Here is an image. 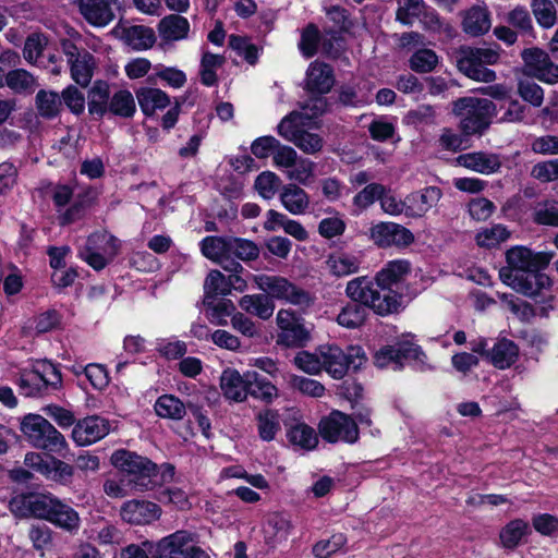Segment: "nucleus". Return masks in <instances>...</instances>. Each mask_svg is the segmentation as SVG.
Masks as SVG:
<instances>
[{
	"label": "nucleus",
	"instance_id": "obj_1",
	"mask_svg": "<svg viewBox=\"0 0 558 558\" xmlns=\"http://www.w3.org/2000/svg\"><path fill=\"white\" fill-rule=\"evenodd\" d=\"M345 295L359 302L379 316L398 313L402 306V295L374 278L361 276L351 279L345 286Z\"/></svg>",
	"mask_w": 558,
	"mask_h": 558
},
{
	"label": "nucleus",
	"instance_id": "obj_2",
	"mask_svg": "<svg viewBox=\"0 0 558 558\" xmlns=\"http://www.w3.org/2000/svg\"><path fill=\"white\" fill-rule=\"evenodd\" d=\"M253 281L270 300H281L303 311L312 307L316 301L315 294L295 284L286 277L264 274L254 275Z\"/></svg>",
	"mask_w": 558,
	"mask_h": 558
},
{
	"label": "nucleus",
	"instance_id": "obj_3",
	"mask_svg": "<svg viewBox=\"0 0 558 558\" xmlns=\"http://www.w3.org/2000/svg\"><path fill=\"white\" fill-rule=\"evenodd\" d=\"M452 112L460 119V128L466 135L484 132L496 113V106L486 98L462 97L453 101Z\"/></svg>",
	"mask_w": 558,
	"mask_h": 558
},
{
	"label": "nucleus",
	"instance_id": "obj_4",
	"mask_svg": "<svg viewBox=\"0 0 558 558\" xmlns=\"http://www.w3.org/2000/svg\"><path fill=\"white\" fill-rule=\"evenodd\" d=\"M20 428L35 448L62 454L68 449L64 436L44 416L29 413L21 420Z\"/></svg>",
	"mask_w": 558,
	"mask_h": 558
},
{
	"label": "nucleus",
	"instance_id": "obj_5",
	"mask_svg": "<svg viewBox=\"0 0 558 558\" xmlns=\"http://www.w3.org/2000/svg\"><path fill=\"white\" fill-rule=\"evenodd\" d=\"M121 241L108 231L92 233L85 245L80 248L78 256L93 269L99 271L110 264L119 254Z\"/></svg>",
	"mask_w": 558,
	"mask_h": 558
},
{
	"label": "nucleus",
	"instance_id": "obj_6",
	"mask_svg": "<svg viewBox=\"0 0 558 558\" xmlns=\"http://www.w3.org/2000/svg\"><path fill=\"white\" fill-rule=\"evenodd\" d=\"M499 60V52L492 48H462L457 59L458 69L471 80L490 83L496 80V73L486 68Z\"/></svg>",
	"mask_w": 558,
	"mask_h": 558
},
{
	"label": "nucleus",
	"instance_id": "obj_7",
	"mask_svg": "<svg viewBox=\"0 0 558 558\" xmlns=\"http://www.w3.org/2000/svg\"><path fill=\"white\" fill-rule=\"evenodd\" d=\"M499 60V52L492 48H462L457 59L458 69L471 80L490 83L496 80V73L486 68Z\"/></svg>",
	"mask_w": 558,
	"mask_h": 558
},
{
	"label": "nucleus",
	"instance_id": "obj_8",
	"mask_svg": "<svg viewBox=\"0 0 558 558\" xmlns=\"http://www.w3.org/2000/svg\"><path fill=\"white\" fill-rule=\"evenodd\" d=\"M319 125H313L312 122L303 121L296 113L286 116L277 126L278 134L284 140L293 143L305 154H316L323 148V138L312 133L310 129H317Z\"/></svg>",
	"mask_w": 558,
	"mask_h": 558
},
{
	"label": "nucleus",
	"instance_id": "obj_9",
	"mask_svg": "<svg viewBox=\"0 0 558 558\" xmlns=\"http://www.w3.org/2000/svg\"><path fill=\"white\" fill-rule=\"evenodd\" d=\"M323 368L333 378H342L347 372L359 369L366 361L361 347H349L343 351L337 345L322 347L319 349Z\"/></svg>",
	"mask_w": 558,
	"mask_h": 558
},
{
	"label": "nucleus",
	"instance_id": "obj_10",
	"mask_svg": "<svg viewBox=\"0 0 558 558\" xmlns=\"http://www.w3.org/2000/svg\"><path fill=\"white\" fill-rule=\"evenodd\" d=\"M111 463L119 470L134 476L133 486L138 490L149 488L150 478L156 475L157 466L145 457L128 450H118L111 456Z\"/></svg>",
	"mask_w": 558,
	"mask_h": 558
},
{
	"label": "nucleus",
	"instance_id": "obj_11",
	"mask_svg": "<svg viewBox=\"0 0 558 558\" xmlns=\"http://www.w3.org/2000/svg\"><path fill=\"white\" fill-rule=\"evenodd\" d=\"M153 558H209L186 531H177L155 544Z\"/></svg>",
	"mask_w": 558,
	"mask_h": 558
},
{
	"label": "nucleus",
	"instance_id": "obj_12",
	"mask_svg": "<svg viewBox=\"0 0 558 558\" xmlns=\"http://www.w3.org/2000/svg\"><path fill=\"white\" fill-rule=\"evenodd\" d=\"M278 327L277 344L286 348H300L311 339V333L303 324V319L292 311L281 308L277 312Z\"/></svg>",
	"mask_w": 558,
	"mask_h": 558
},
{
	"label": "nucleus",
	"instance_id": "obj_13",
	"mask_svg": "<svg viewBox=\"0 0 558 558\" xmlns=\"http://www.w3.org/2000/svg\"><path fill=\"white\" fill-rule=\"evenodd\" d=\"M319 434L328 442L354 444L359 439L355 421L340 411H332L319 423Z\"/></svg>",
	"mask_w": 558,
	"mask_h": 558
},
{
	"label": "nucleus",
	"instance_id": "obj_14",
	"mask_svg": "<svg viewBox=\"0 0 558 558\" xmlns=\"http://www.w3.org/2000/svg\"><path fill=\"white\" fill-rule=\"evenodd\" d=\"M61 48L66 57L72 80L82 87H86L94 75L96 61L94 56L80 49L71 39H63Z\"/></svg>",
	"mask_w": 558,
	"mask_h": 558
},
{
	"label": "nucleus",
	"instance_id": "obj_15",
	"mask_svg": "<svg viewBox=\"0 0 558 558\" xmlns=\"http://www.w3.org/2000/svg\"><path fill=\"white\" fill-rule=\"evenodd\" d=\"M499 275L506 284L530 298L546 296V292L551 287L550 278L546 274L539 272V270L530 271L525 275L511 270H500Z\"/></svg>",
	"mask_w": 558,
	"mask_h": 558
},
{
	"label": "nucleus",
	"instance_id": "obj_16",
	"mask_svg": "<svg viewBox=\"0 0 558 558\" xmlns=\"http://www.w3.org/2000/svg\"><path fill=\"white\" fill-rule=\"evenodd\" d=\"M423 354L421 348L412 340L405 339L395 345L380 348L374 355V363L379 368L392 367L400 369L405 360H418Z\"/></svg>",
	"mask_w": 558,
	"mask_h": 558
},
{
	"label": "nucleus",
	"instance_id": "obj_17",
	"mask_svg": "<svg viewBox=\"0 0 558 558\" xmlns=\"http://www.w3.org/2000/svg\"><path fill=\"white\" fill-rule=\"evenodd\" d=\"M58 500L59 499L52 495L44 494L17 496L12 499L10 506L11 510L17 515H32L37 519L49 521Z\"/></svg>",
	"mask_w": 558,
	"mask_h": 558
},
{
	"label": "nucleus",
	"instance_id": "obj_18",
	"mask_svg": "<svg viewBox=\"0 0 558 558\" xmlns=\"http://www.w3.org/2000/svg\"><path fill=\"white\" fill-rule=\"evenodd\" d=\"M554 254L547 252H533L526 246H513L506 253V259L509 268L502 270H511L514 272H530L545 268L551 260Z\"/></svg>",
	"mask_w": 558,
	"mask_h": 558
},
{
	"label": "nucleus",
	"instance_id": "obj_19",
	"mask_svg": "<svg viewBox=\"0 0 558 558\" xmlns=\"http://www.w3.org/2000/svg\"><path fill=\"white\" fill-rule=\"evenodd\" d=\"M369 236L379 247H405L414 241V235L409 229L395 222L374 225L369 229Z\"/></svg>",
	"mask_w": 558,
	"mask_h": 558
},
{
	"label": "nucleus",
	"instance_id": "obj_20",
	"mask_svg": "<svg viewBox=\"0 0 558 558\" xmlns=\"http://www.w3.org/2000/svg\"><path fill=\"white\" fill-rule=\"evenodd\" d=\"M522 59L529 74L548 84L558 83V65L545 51L538 48L525 49Z\"/></svg>",
	"mask_w": 558,
	"mask_h": 558
},
{
	"label": "nucleus",
	"instance_id": "obj_21",
	"mask_svg": "<svg viewBox=\"0 0 558 558\" xmlns=\"http://www.w3.org/2000/svg\"><path fill=\"white\" fill-rule=\"evenodd\" d=\"M199 247L206 258L219 264L225 270L241 268L239 262L230 258V236H206L201 241Z\"/></svg>",
	"mask_w": 558,
	"mask_h": 558
},
{
	"label": "nucleus",
	"instance_id": "obj_22",
	"mask_svg": "<svg viewBox=\"0 0 558 558\" xmlns=\"http://www.w3.org/2000/svg\"><path fill=\"white\" fill-rule=\"evenodd\" d=\"M161 509L155 502L132 499L124 502L120 510L121 519L130 524L144 525L159 519Z\"/></svg>",
	"mask_w": 558,
	"mask_h": 558
},
{
	"label": "nucleus",
	"instance_id": "obj_23",
	"mask_svg": "<svg viewBox=\"0 0 558 558\" xmlns=\"http://www.w3.org/2000/svg\"><path fill=\"white\" fill-rule=\"evenodd\" d=\"M109 430L107 420L97 415L87 416L75 424L72 438L78 446H88L107 436Z\"/></svg>",
	"mask_w": 558,
	"mask_h": 558
},
{
	"label": "nucleus",
	"instance_id": "obj_24",
	"mask_svg": "<svg viewBox=\"0 0 558 558\" xmlns=\"http://www.w3.org/2000/svg\"><path fill=\"white\" fill-rule=\"evenodd\" d=\"M43 386H58L61 383L59 371L50 363H43L36 369L24 375L19 380V387L25 396H34Z\"/></svg>",
	"mask_w": 558,
	"mask_h": 558
},
{
	"label": "nucleus",
	"instance_id": "obj_25",
	"mask_svg": "<svg viewBox=\"0 0 558 558\" xmlns=\"http://www.w3.org/2000/svg\"><path fill=\"white\" fill-rule=\"evenodd\" d=\"M84 20L95 27H105L114 20V12L108 0H76Z\"/></svg>",
	"mask_w": 558,
	"mask_h": 558
},
{
	"label": "nucleus",
	"instance_id": "obj_26",
	"mask_svg": "<svg viewBox=\"0 0 558 558\" xmlns=\"http://www.w3.org/2000/svg\"><path fill=\"white\" fill-rule=\"evenodd\" d=\"M333 84V72L328 64L319 61L310 64L305 77V89L307 92L324 95L330 92Z\"/></svg>",
	"mask_w": 558,
	"mask_h": 558
},
{
	"label": "nucleus",
	"instance_id": "obj_27",
	"mask_svg": "<svg viewBox=\"0 0 558 558\" xmlns=\"http://www.w3.org/2000/svg\"><path fill=\"white\" fill-rule=\"evenodd\" d=\"M456 163L482 174L495 173L501 167V160L498 155L485 151L462 154L456 158Z\"/></svg>",
	"mask_w": 558,
	"mask_h": 558
},
{
	"label": "nucleus",
	"instance_id": "obj_28",
	"mask_svg": "<svg viewBox=\"0 0 558 558\" xmlns=\"http://www.w3.org/2000/svg\"><path fill=\"white\" fill-rule=\"evenodd\" d=\"M441 198L438 187L429 186L422 191L413 192L405 197L407 216L423 217Z\"/></svg>",
	"mask_w": 558,
	"mask_h": 558
},
{
	"label": "nucleus",
	"instance_id": "obj_29",
	"mask_svg": "<svg viewBox=\"0 0 558 558\" xmlns=\"http://www.w3.org/2000/svg\"><path fill=\"white\" fill-rule=\"evenodd\" d=\"M220 387L223 396L232 401L242 402L247 398L250 384L246 380V372L240 374L239 371L227 368L220 377Z\"/></svg>",
	"mask_w": 558,
	"mask_h": 558
},
{
	"label": "nucleus",
	"instance_id": "obj_30",
	"mask_svg": "<svg viewBox=\"0 0 558 558\" xmlns=\"http://www.w3.org/2000/svg\"><path fill=\"white\" fill-rule=\"evenodd\" d=\"M157 29L162 40L178 41L187 38L190 23L180 14H169L159 21Z\"/></svg>",
	"mask_w": 558,
	"mask_h": 558
},
{
	"label": "nucleus",
	"instance_id": "obj_31",
	"mask_svg": "<svg viewBox=\"0 0 558 558\" xmlns=\"http://www.w3.org/2000/svg\"><path fill=\"white\" fill-rule=\"evenodd\" d=\"M136 99L142 112L149 117L157 110H162L170 105L168 94L159 88L142 87L136 92Z\"/></svg>",
	"mask_w": 558,
	"mask_h": 558
},
{
	"label": "nucleus",
	"instance_id": "obj_32",
	"mask_svg": "<svg viewBox=\"0 0 558 558\" xmlns=\"http://www.w3.org/2000/svg\"><path fill=\"white\" fill-rule=\"evenodd\" d=\"M531 533L530 524L523 519L509 521L499 532V541L502 548L514 549L520 546Z\"/></svg>",
	"mask_w": 558,
	"mask_h": 558
},
{
	"label": "nucleus",
	"instance_id": "obj_33",
	"mask_svg": "<svg viewBox=\"0 0 558 558\" xmlns=\"http://www.w3.org/2000/svg\"><path fill=\"white\" fill-rule=\"evenodd\" d=\"M280 202L290 214L302 215L310 206V196L302 187L287 184L281 189Z\"/></svg>",
	"mask_w": 558,
	"mask_h": 558
},
{
	"label": "nucleus",
	"instance_id": "obj_34",
	"mask_svg": "<svg viewBox=\"0 0 558 558\" xmlns=\"http://www.w3.org/2000/svg\"><path fill=\"white\" fill-rule=\"evenodd\" d=\"M239 306L245 313L264 320L269 319L275 312V303L266 293L243 295L239 301Z\"/></svg>",
	"mask_w": 558,
	"mask_h": 558
},
{
	"label": "nucleus",
	"instance_id": "obj_35",
	"mask_svg": "<svg viewBox=\"0 0 558 558\" xmlns=\"http://www.w3.org/2000/svg\"><path fill=\"white\" fill-rule=\"evenodd\" d=\"M121 38L128 46L138 51L153 47L156 41L153 28L143 25L122 27Z\"/></svg>",
	"mask_w": 558,
	"mask_h": 558
},
{
	"label": "nucleus",
	"instance_id": "obj_36",
	"mask_svg": "<svg viewBox=\"0 0 558 558\" xmlns=\"http://www.w3.org/2000/svg\"><path fill=\"white\" fill-rule=\"evenodd\" d=\"M492 26L489 12L483 7L469 9L463 16V31L471 36H480L489 31Z\"/></svg>",
	"mask_w": 558,
	"mask_h": 558
},
{
	"label": "nucleus",
	"instance_id": "obj_37",
	"mask_svg": "<svg viewBox=\"0 0 558 558\" xmlns=\"http://www.w3.org/2000/svg\"><path fill=\"white\" fill-rule=\"evenodd\" d=\"M48 522L70 534H76L81 526V518L77 511L61 500H58Z\"/></svg>",
	"mask_w": 558,
	"mask_h": 558
},
{
	"label": "nucleus",
	"instance_id": "obj_38",
	"mask_svg": "<svg viewBox=\"0 0 558 558\" xmlns=\"http://www.w3.org/2000/svg\"><path fill=\"white\" fill-rule=\"evenodd\" d=\"M110 87L104 81L94 83L88 92V112L93 116L102 118L109 110Z\"/></svg>",
	"mask_w": 558,
	"mask_h": 558
},
{
	"label": "nucleus",
	"instance_id": "obj_39",
	"mask_svg": "<svg viewBox=\"0 0 558 558\" xmlns=\"http://www.w3.org/2000/svg\"><path fill=\"white\" fill-rule=\"evenodd\" d=\"M291 530V522L287 518L280 514H274L268 519L264 527L265 542L269 546L276 547L287 541Z\"/></svg>",
	"mask_w": 558,
	"mask_h": 558
},
{
	"label": "nucleus",
	"instance_id": "obj_40",
	"mask_svg": "<svg viewBox=\"0 0 558 558\" xmlns=\"http://www.w3.org/2000/svg\"><path fill=\"white\" fill-rule=\"evenodd\" d=\"M411 270L407 259H395L388 262L375 276L379 284L391 287L402 281Z\"/></svg>",
	"mask_w": 558,
	"mask_h": 558
},
{
	"label": "nucleus",
	"instance_id": "obj_41",
	"mask_svg": "<svg viewBox=\"0 0 558 558\" xmlns=\"http://www.w3.org/2000/svg\"><path fill=\"white\" fill-rule=\"evenodd\" d=\"M518 354V347L513 341L508 339H501L496 342L493 349L487 353L492 363L500 369L511 366L517 361Z\"/></svg>",
	"mask_w": 558,
	"mask_h": 558
},
{
	"label": "nucleus",
	"instance_id": "obj_42",
	"mask_svg": "<svg viewBox=\"0 0 558 558\" xmlns=\"http://www.w3.org/2000/svg\"><path fill=\"white\" fill-rule=\"evenodd\" d=\"M246 380L250 384L248 395L252 397L265 401L271 402L278 397V389L267 379L259 376L255 371L246 372Z\"/></svg>",
	"mask_w": 558,
	"mask_h": 558
},
{
	"label": "nucleus",
	"instance_id": "obj_43",
	"mask_svg": "<svg viewBox=\"0 0 558 558\" xmlns=\"http://www.w3.org/2000/svg\"><path fill=\"white\" fill-rule=\"evenodd\" d=\"M159 417L180 421L186 413L184 403L173 395L160 396L154 405Z\"/></svg>",
	"mask_w": 558,
	"mask_h": 558
},
{
	"label": "nucleus",
	"instance_id": "obj_44",
	"mask_svg": "<svg viewBox=\"0 0 558 558\" xmlns=\"http://www.w3.org/2000/svg\"><path fill=\"white\" fill-rule=\"evenodd\" d=\"M257 430L258 436L264 441H271L281 429L280 414L272 409H265L260 411L257 416Z\"/></svg>",
	"mask_w": 558,
	"mask_h": 558
},
{
	"label": "nucleus",
	"instance_id": "obj_45",
	"mask_svg": "<svg viewBox=\"0 0 558 558\" xmlns=\"http://www.w3.org/2000/svg\"><path fill=\"white\" fill-rule=\"evenodd\" d=\"M367 319L366 306L359 302L348 303L337 316V323L344 328L355 329Z\"/></svg>",
	"mask_w": 558,
	"mask_h": 558
},
{
	"label": "nucleus",
	"instance_id": "obj_46",
	"mask_svg": "<svg viewBox=\"0 0 558 558\" xmlns=\"http://www.w3.org/2000/svg\"><path fill=\"white\" fill-rule=\"evenodd\" d=\"M289 441L301 449L312 450L318 444L315 430L304 423H296L287 433Z\"/></svg>",
	"mask_w": 558,
	"mask_h": 558
},
{
	"label": "nucleus",
	"instance_id": "obj_47",
	"mask_svg": "<svg viewBox=\"0 0 558 558\" xmlns=\"http://www.w3.org/2000/svg\"><path fill=\"white\" fill-rule=\"evenodd\" d=\"M418 20L426 31L442 35L446 39H451L456 34L451 24L440 19L435 10L427 7H425Z\"/></svg>",
	"mask_w": 558,
	"mask_h": 558
},
{
	"label": "nucleus",
	"instance_id": "obj_48",
	"mask_svg": "<svg viewBox=\"0 0 558 558\" xmlns=\"http://www.w3.org/2000/svg\"><path fill=\"white\" fill-rule=\"evenodd\" d=\"M135 111V100L130 90L120 89L111 96L108 112L121 118H132Z\"/></svg>",
	"mask_w": 558,
	"mask_h": 558
},
{
	"label": "nucleus",
	"instance_id": "obj_49",
	"mask_svg": "<svg viewBox=\"0 0 558 558\" xmlns=\"http://www.w3.org/2000/svg\"><path fill=\"white\" fill-rule=\"evenodd\" d=\"M4 85L16 94L32 93L36 87V78L24 69H15L5 74Z\"/></svg>",
	"mask_w": 558,
	"mask_h": 558
},
{
	"label": "nucleus",
	"instance_id": "obj_50",
	"mask_svg": "<svg viewBox=\"0 0 558 558\" xmlns=\"http://www.w3.org/2000/svg\"><path fill=\"white\" fill-rule=\"evenodd\" d=\"M327 265L329 270L337 277H344L355 274L360 269V260L357 257L344 253L331 255Z\"/></svg>",
	"mask_w": 558,
	"mask_h": 558
},
{
	"label": "nucleus",
	"instance_id": "obj_51",
	"mask_svg": "<svg viewBox=\"0 0 558 558\" xmlns=\"http://www.w3.org/2000/svg\"><path fill=\"white\" fill-rule=\"evenodd\" d=\"M510 238V232L502 225L482 228L475 236L478 246L493 248Z\"/></svg>",
	"mask_w": 558,
	"mask_h": 558
},
{
	"label": "nucleus",
	"instance_id": "obj_52",
	"mask_svg": "<svg viewBox=\"0 0 558 558\" xmlns=\"http://www.w3.org/2000/svg\"><path fill=\"white\" fill-rule=\"evenodd\" d=\"M223 63V56L205 52L201 60V82L206 86H214L217 83V70Z\"/></svg>",
	"mask_w": 558,
	"mask_h": 558
},
{
	"label": "nucleus",
	"instance_id": "obj_53",
	"mask_svg": "<svg viewBox=\"0 0 558 558\" xmlns=\"http://www.w3.org/2000/svg\"><path fill=\"white\" fill-rule=\"evenodd\" d=\"M61 98L58 93L41 89L36 95V108L44 118L56 117L61 108Z\"/></svg>",
	"mask_w": 558,
	"mask_h": 558
},
{
	"label": "nucleus",
	"instance_id": "obj_54",
	"mask_svg": "<svg viewBox=\"0 0 558 558\" xmlns=\"http://www.w3.org/2000/svg\"><path fill=\"white\" fill-rule=\"evenodd\" d=\"M88 537L102 546L120 545L123 542V533L109 522L93 527Z\"/></svg>",
	"mask_w": 558,
	"mask_h": 558
},
{
	"label": "nucleus",
	"instance_id": "obj_55",
	"mask_svg": "<svg viewBox=\"0 0 558 558\" xmlns=\"http://www.w3.org/2000/svg\"><path fill=\"white\" fill-rule=\"evenodd\" d=\"M439 58L432 49L422 48L416 50L409 59L411 70L416 73H429L438 64Z\"/></svg>",
	"mask_w": 558,
	"mask_h": 558
},
{
	"label": "nucleus",
	"instance_id": "obj_56",
	"mask_svg": "<svg viewBox=\"0 0 558 558\" xmlns=\"http://www.w3.org/2000/svg\"><path fill=\"white\" fill-rule=\"evenodd\" d=\"M531 8L539 26L550 28L555 25L557 11L550 0H532Z\"/></svg>",
	"mask_w": 558,
	"mask_h": 558
},
{
	"label": "nucleus",
	"instance_id": "obj_57",
	"mask_svg": "<svg viewBox=\"0 0 558 558\" xmlns=\"http://www.w3.org/2000/svg\"><path fill=\"white\" fill-rule=\"evenodd\" d=\"M533 219L538 225L558 227V201L539 202L533 209Z\"/></svg>",
	"mask_w": 558,
	"mask_h": 558
},
{
	"label": "nucleus",
	"instance_id": "obj_58",
	"mask_svg": "<svg viewBox=\"0 0 558 558\" xmlns=\"http://www.w3.org/2000/svg\"><path fill=\"white\" fill-rule=\"evenodd\" d=\"M280 185V178L271 171H264L258 174L254 183L255 190L264 199L274 198Z\"/></svg>",
	"mask_w": 558,
	"mask_h": 558
},
{
	"label": "nucleus",
	"instance_id": "obj_59",
	"mask_svg": "<svg viewBox=\"0 0 558 558\" xmlns=\"http://www.w3.org/2000/svg\"><path fill=\"white\" fill-rule=\"evenodd\" d=\"M327 110V101L322 95L311 97L300 106V111L292 113L300 114L303 121L312 122L313 125H318L315 121L316 118L322 116Z\"/></svg>",
	"mask_w": 558,
	"mask_h": 558
},
{
	"label": "nucleus",
	"instance_id": "obj_60",
	"mask_svg": "<svg viewBox=\"0 0 558 558\" xmlns=\"http://www.w3.org/2000/svg\"><path fill=\"white\" fill-rule=\"evenodd\" d=\"M257 245L248 240L230 236V258L241 260H253L258 257Z\"/></svg>",
	"mask_w": 558,
	"mask_h": 558
},
{
	"label": "nucleus",
	"instance_id": "obj_61",
	"mask_svg": "<svg viewBox=\"0 0 558 558\" xmlns=\"http://www.w3.org/2000/svg\"><path fill=\"white\" fill-rule=\"evenodd\" d=\"M347 544V537L342 533L331 535L328 539H322L313 546V555L316 558H330Z\"/></svg>",
	"mask_w": 558,
	"mask_h": 558
},
{
	"label": "nucleus",
	"instance_id": "obj_62",
	"mask_svg": "<svg viewBox=\"0 0 558 558\" xmlns=\"http://www.w3.org/2000/svg\"><path fill=\"white\" fill-rule=\"evenodd\" d=\"M425 7L424 0H402L397 10V20L404 25H412L420 19Z\"/></svg>",
	"mask_w": 558,
	"mask_h": 558
},
{
	"label": "nucleus",
	"instance_id": "obj_63",
	"mask_svg": "<svg viewBox=\"0 0 558 558\" xmlns=\"http://www.w3.org/2000/svg\"><path fill=\"white\" fill-rule=\"evenodd\" d=\"M315 163L306 158H299L290 170L287 171L288 179L306 185L314 177Z\"/></svg>",
	"mask_w": 558,
	"mask_h": 558
},
{
	"label": "nucleus",
	"instance_id": "obj_64",
	"mask_svg": "<svg viewBox=\"0 0 558 558\" xmlns=\"http://www.w3.org/2000/svg\"><path fill=\"white\" fill-rule=\"evenodd\" d=\"M227 277L219 270H210L204 282L206 296L227 295L228 291Z\"/></svg>",
	"mask_w": 558,
	"mask_h": 558
}]
</instances>
